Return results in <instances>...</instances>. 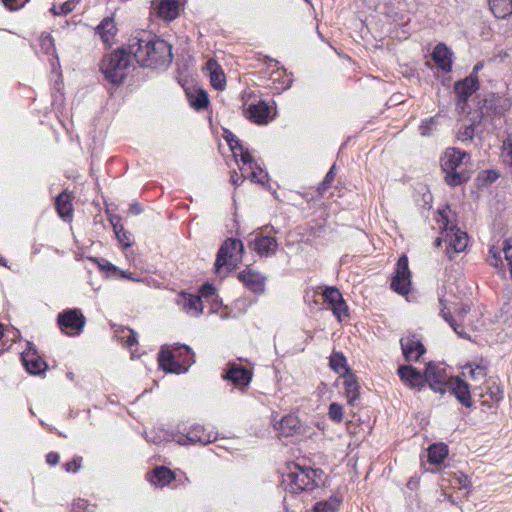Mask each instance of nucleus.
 I'll return each mask as SVG.
<instances>
[{"label": "nucleus", "mask_w": 512, "mask_h": 512, "mask_svg": "<svg viewBox=\"0 0 512 512\" xmlns=\"http://www.w3.org/2000/svg\"><path fill=\"white\" fill-rule=\"evenodd\" d=\"M470 157L466 152L457 148H447L441 157V167L445 175V181L450 186H458L468 181L471 177L467 169Z\"/></svg>", "instance_id": "obj_2"}, {"label": "nucleus", "mask_w": 512, "mask_h": 512, "mask_svg": "<svg viewBox=\"0 0 512 512\" xmlns=\"http://www.w3.org/2000/svg\"><path fill=\"white\" fill-rule=\"evenodd\" d=\"M26 2L27 0H2L4 6L10 10H17L20 7H22Z\"/></svg>", "instance_id": "obj_50"}, {"label": "nucleus", "mask_w": 512, "mask_h": 512, "mask_svg": "<svg viewBox=\"0 0 512 512\" xmlns=\"http://www.w3.org/2000/svg\"><path fill=\"white\" fill-rule=\"evenodd\" d=\"M201 294L202 296L204 297H209L211 295L214 294L215 292V288L213 287V285L209 284V283H206L204 284L202 287H201Z\"/></svg>", "instance_id": "obj_55"}, {"label": "nucleus", "mask_w": 512, "mask_h": 512, "mask_svg": "<svg viewBox=\"0 0 512 512\" xmlns=\"http://www.w3.org/2000/svg\"><path fill=\"white\" fill-rule=\"evenodd\" d=\"M190 443H200L202 445L213 442L216 437L212 433H206L202 426H196L190 430L186 436Z\"/></svg>", "instance_id": "obj_26"}, {"label": "nucleus", "mask_w": 512, "mask_h": 512, "mask_svg": "<svg viewBox=\"0 0 512 512\" xmlns=\"http://www.w3.org/2000/svg\"><path fill=\"white\" fill-rule=\"evenodd\" d=\"M400 344L406 361H418L426 351L424 345L415 336L402 338Z\"/></svg>", "instance_id": "obj_11"}, {"label": "nucleus", "mask_w": 512, "mask_h": 512, "mask_svg": "<svg viewBox=\"0 0 512 512\" xmlns=\"http://www.w3.org/2000/svg\"><path fill=\"white\" fill-rule=\"evenodd\" d=\"M55 208L62 219H71L73 212L71 193L65 190L59 194L55 201Z\"/></svg>", "instance_id": "obj_19"}, {"label": "nucleus", "mask_w": 512, "mask_h": 512, "mask_svg": "<svg viewBox=\"0 0 512 512\" xmlns=\"http://www.w3.org/2000/svg\"><path fill=\"white\" fill-rule=\"evenodd\" d=\"M503 252L505 255V259L508 262L509 271L512 278V238L505 240Z\"/></svg>", "instance_id": "obj_45"}, {"label": "nucleus", "mask_w": 512, "mask_h": 512, "mask_svg": "<svg viewBox=\"0 0 512 512\" xmlns=\"http://www.w3.org/2000/svg\"><path fill=\"white\" fill-rule=\"evenodd\" d=\"M449 381L450 378L444 368L432 363L427 365L424 374V384L428 383L433 391L443 394L447 390Z\"/></svg>", "instance_id": "obj_9"}, {"label": "nucleus", "mask_w": 512, "mask_h": 512, "mask_svg": "<svg viewBox=\"0 0 512 512\" xmlns=\"http://www.w3.org/2000/svg\"><path fill=\"white\" fill-rule=\"evenodd\" d=\"M439 216L438 222L443 225L440 226V228L445 230L444 241L447 243V254L449 258L452 259V251L453 253H460L466 249L468 245V235L455 226L448 227V217L445 210H439Z\"/></svg>", "instance_id": "obj_5"}, {"label": "nucleus", "mask_w": 512, "mask_h": 512, "mask_svg": "<svg viewBox=\"0 0 512 512\" xmlns=\"http://www.w3.org/2000/svg\"><path fill=\"white\" fill-rule=\"evenodd\" d=\"M224 378L233 382L237 386H246L251 381L252 373L250 370L233 363L229 365Z\"/></svg>", "instance_id": "obj_14"}, {"label": "nucleus", "mask_w": 512, "mask_h": 512, "mask_svg": "<svg viewBox=\"0 0 512 512\" xmlns=\"http://www.w3.org/2000/svg\"><path fill=\"white\" fill-rule=\"evenodd\" d=\"M448 455V447L443 444H432L428 448V461L432 464H440Z\"/></svg>", "instance_id": "obj_30"}, {"label": "nucleus", "mask_w": 512, "mask_h": 512, "mask_svg": "<svg viewBox=\"0 0 512 512\" xmlns=\"http://www.w3.org/2000/svg\"><path fill=\"white\" fill-rule=\"evenodd\" d=\"M470 312V306L469 305H466V304H463L458 310H456L455 312V315H456V320H458V322H463L465 316Z\"/></svg>", "instance_id": "obj_53"}, {"label": "nucleus", "mask_w": 512, "mask_h": 512, "mask_svg": "<svg viewBox=\"0 0 512 512\" xmlns=\"http://www.w3.org/2000/svg\"><path fill=\"white\" fill-rule=\"evenodd\" d=\"M483 67V64L481 62L477 63L473 68V73H477L479 70H481Z\"/></svg>", "instance_id": "obj_60"}, {"label": "nucleus", "mask_w": 512, "mask_h": 512, "mask_svg": "<svg viewBox=\"0 0 512 512\" xmlns=\"http://www.w3.org/2000/svg\"><path fill=\"white\" fill-rule=\"evenodd\" d=\"M488 263L496 268L502 264L500 251L497 250L494 246L489 250Z\"/></svg>", "instance_id": "obj_46"}, {"label": "nucleus", "mask_w": 512, "mask_h": 512, "mask_svg": "<svg viewBox=\"0 0 512 512\" xmlns=\"http://www.w3.org/2000/svg\"><path fill=\"white\" fill-rule=\"evenodd\" d=\"M129 53L144 67L166 68L173 59L172 47L164 40L146 32L129 39Z\"/></svg>", "instance_id": "obj_1"}, {"label": "nucleus", "mask_w": 512, "mask_h": 512, "mask_svg": "<svg viewBox=\"0 0 512 512\" xmlns=\"http://www.w3.org/2000/svg\"><path fill=\"white\" fill-rule=\"evenodd\" d=\"M129 212L134 215H138L142 212V207L138 203H133L129 207Z\"/></svg>", "instance_id": "obj_58"}, {"label": "nucleus", "mask_w": 512, "mask_h": 512, "mask_svg": "<svg viewBox=\"0 0 512 512\" xmlns=\"http://www.w3.org/2000/svg\"><path fill=\"white\" fill-rule=\"evenodd\" d=\"M443 239L441 237H438L436 240H435V246L439 247L442 243Z\"/></svg>", "instance_id": "obj_61"}, {"label": "nucleus", "mask_w": 512, "mask_h": 512, "mask_svg": "<svg viewBox=\"0 0 512 512\" xmlns=\"http://www.w3.org/2000/svg\"><path fill=\"white\" fill-rule=\"evenodd\" d=\"M440 304L442 305L440 315L444 318V320L451 326L454 332L461 338L470 339L469 334L464 331V327L462 322H458L456 318H454L448 308L444 305V300L440 299Z\"/></svg>", "instance_id": "obj_22"}, {"label": "nucleus", "mask_w": 512, "mask_h": 512, "mask_svg": "<svg viewBox=\"0 0 512 512\" xmlns=\"http://www.w3.org/2000/svg\"><path fill=\"white\" fill-rule=\"evenodd\" d=\"M456 481L462 488H469L471 486L469 478L464 474H460L459 476H457Z\"/></svg>", "instance_id": "obj_54"}, {"label": "nucleus", "mask_w": 512, "mask_h": 512, "mask_svg": "<svg viewBox=\"0 0 512 512\" xmlns=\"http://www.w3.org/2000/svg\"><path fill=\"white\" fill-rule=\"evenodd\" d=\"M328 415L331 420L340 423L343 420V407L338 403H331Z\"/></svg>", "instance_id": "obj_40"}, {"label": "nucleus", "mask_w": 512, "mask_h": 512, "mask_svg": "<svg viewBox=\"0 0 512 512\" xmlns=\"http://www.w3.org/2000/svg\"><path fill=\"white\" fill-rule=\"evenodd\" d=\"M249 246L260 256H270L276 252L278 244L273 237L257 235Z\"/></svg>", "instance_id": "obj_13"}, {"label": "nucleus", "mask_w": 512, "mask_h": 512, "mask_svg": "<svg viewBox=\"0 0 512 512\" xmlns=\"http://www.w3.org/2000/svg\"><path fill=\"white\" fill-rule=\"evenodd\" d=\"M244 253V245L241 240L229 238L220 247L215 261L218 272L221 267L235 268L241 262Z\"/></svg>", "instance_id": "obj_6"}, {"label": "nucleus", "mask_w": 512, "mask_h": 512, "mask_svg": "<svg viewBox=\"0 0 512 512\" xmlns=\"http://www.w3.org/2000/svg\"><path fill=\"white\" fill-rule=\"evenodd\" d=\"M435 120L434 118H430L429 121H426L424 122L421 126H420V130H421V134L423 136H426L429 134L428 132V124H434Z\"/></svg>", "instance_id": "obj_57"}, {"label": "nucleus", "mask_w": 512, "mask_h": 512, "mask_svg": "<svg viewBox=\"0 0 512 512\" xmlns=\"http://www.w3.org/2000/svg\"><path fill=\"white\" fill-rule=\"evenodd\" d=\"M490 396L492 400L499 401L502 399L503 394L502 391L499 388H497L496 391H490Z\"/></svg>", "instance_id": "obj_59"}, {"label": "nucleus", "mask_w": 512, "mask_h": 512, "mask_svg": "<svg viewBox=\"0 0 512 512\" xmlns=\"http://www.w3.org/2000/svg\"><path fill=\"white\" fill-rule=\"evenodd\" d=\"M447 390H450L451 393L455 395L457 400L464 406H472L469 385L459 377L450 378Z\"/></svg>", "instance_id": "obj_12"}, {"label": "nucleus", "mask_w": 512, "mask_h": 512, "mask_svg": "<svg viewBox=\"0 0 512 512\" xmlns=\"http://www.w3.org/2000/svg\"><path fill=\"white\" fill-rule=\"evenodd\" d=\"M153 477L151 481L154 484H159L161 486L168 485L175 479L174 473L165 466H159L154 469Z\"/></svg>", "instance_id": "obj_32"}, {"label": "nucleus", "mask_w": 512, "mask_h": 512, "mask_svg": "<svg viewBox=\"0 0 512 512\" xmlns=\"http://www.w3.org/2000/svg\"><path fill=\"white\" fill-rule=\"evenodd\" d=\"M177 304L182 307L184 311L192 315H199L203 311V304L200 296L181 293L177 297Z\"/></svg>", "instance_id": "obj_16"}, {"label": "nucleus", "mask_w": 512, "mask_h": 512, "mask_svg": "<svg viewBox=\"0 0 512 512\" xmlns=\"http://www.w3.org/2000/svg\"><path fill=\"white\" fill-rule=\"evenodd\" d=\"M3 335H4L3 326L0 324V339L3 337Z\"/></svg>", "instance_id": "obj_63"}, {"label": "nucleus", "mask_w": 512, "mask_h": 512, "mask_svg": "<svg viewBox=\"0 0 512 512\" xmlns=\"http://www.w3.org/2000/svg\"><path fill=\"white\" fill-rule=\"evenodd\" d=\"M23 363L30 374H41L47 369L45 361L36 353H24L22 356Z\"/></svg>", "instance_id": "obj_21"}, {"label": "nucleus", "mask_w": 512, "mask_h": 512, "mask_svg": "<svg viewBox=\"0 0 512 512\" xmlns=\"http://www.w3.org/2000/svg\"><path fill=\"white\" fill-rule=\"evenodd\" d=\"M339 501L337 499H330L329 501L318 502L315 507V512H337Z\"/></svg>", "instance_id": "obj_36"}, {"label": "nucleus", "mask_w": 512, "mask_h": 512, "mask_svg": "<svg viewBox=\"0 0 512 512\" xmlns=\"http://www.w3.org/2000/svg\"><path fill=\"white\" fill-rule=\"evenodd\" d=\"M207 69L210 71V80L216 89H222L225 85V75L219 68L217 62L210 59L207 62Z\"/></svg>", "instance_id": "obj_29"}, {"label": "nucleus", "mask_w": 512, "mask_h": 512, "mask_svg": "<svg viewBox=\"0 0 512 512\" xmlns=\"http://www.w3.org/2000/svg\"><path fill=\"white\" fill-rule=\"evenodd\" d=\"M451 55L452 53L448 47L443 43H439L434 48L432 58L439 69L449 72L452 65Z\"/></svg>", "instance_id": "obj_17"}, {"label": "nucleus", "mask_w": 512, "mask_h": 512, "mask_svg": "<svg viewBox=\"0 0 512 512\" xmlns=\"http://www.w3.org/2000/svg\"><path fill=\"white\" fill-rule=\"evenodd\" d=\"M479 88L476 76L470 75L462 81L455 83V93L458 97L457 106L464 109L466 100Z\"/></svg>", "instance_id": "obj_10"}, {"label": "nucleus", "mask_w": 512, "mask_h": 512, "mask_svg": "<svg viewBox=\"0 0 512 512\" xmlns=\"http://www.w3.org/2000/svg\"><path fill=\"white\" fill-rule=\"evenodd\" d=\"M474 125L475 122H473L471 125L461 128L458 132V139L461 141L471 140L474 136Z\"/></svg>", "instance_id": "obj_47"}, {"label": "nucleus", "mask_w": 512, "mask_h": 512, "mask_svg": "<svg viewBox=\"0 0 512 512\" xmlns=\"http://www.w3.org/2000/svg\"><path fill=\"white\" fill-rule=\"evenodd\" d=\"M488 2L496 18L505 19L512 15V0H488Z\"/></svg>", "instance_id": "obj_25"}, {"label": "nucleus", "mask_w": 512, "mask_h": 512, "mask_svg": "<svg viewBox=\"0 0 512 512\" xmlns=\"http://www.w3.org/2000/svg\"><path fill=\"white\" fill-rule=\"evenodd\" d=\"M114 230H115V233H116V236H117L119 242L125 248L131 246L129 233L127 231H125V229L122 226H120V228H118L117 225H114Z\"/></svg>", "instance_id": "obj_42"}, {"label": "nucleus", "mask_w": 512, "mask_h": 512, "mask_svg": "<svg viewBox=\"0 0 512 512\" xmlns=\"http://www.w3.org/2000/svg\"><path fill=\"white\" fill-rule=\"evenodd\" d=\"M330 367L336 372L341 373L344 370L343 374L351 373L350 369L346 365V358L342 353L334 352L330 356Z\"/></svg>", "instance_id": "obj_34"}, {"label": "nucleus", "mask_w": 512, "mask_h": 512, "mask_svg": "<svg viewBox=\"0 0 512 512\" xmlns=\"http://www.w3.org/2000/svg\"><path fill=\"white\" fill-rule=\"evenodd\" d=\"M466 367L470 369L469 374L474 380L480 381L485 379L487 376L488 364L483 359H481L480 363L478 364L473 365L469 363L466 365Z\"/></svg>", "instance_id": "obj_35"}, {"label": "nucleus", "mask_w": 512, "mask_h": 512, "mask_svg": "<svg viewBox=\"0 0 512 512\" xmlns=\"http://www.w3.org/2000/svg\"><path fill=\"white\" fill-rule=\"evenodd\" d=\"M238 279L251 291L263 292L264 278L256 272L245 270L238 274Z\"/></svg>", "instance_id": "obj_18"}, {"label": "nucleus", "mask_w": 512, "mask_h": 512, "mask_svg": "<svg viewBox=\"0 0 512 512\" xmlns=\"http://www.w3.org/2000/svg\"><path fill=\"white\" fill-rule=\"evenodd\" d=\"M87 508V501L84 499H78L72 504L71 512H85Z\"/></svg>", "instance_id": "obj_51"}, {"label": "nucleus", "mask_w": 512, "mask_h": 512, "mask_svg": "<svg viewBox=\"0 0 512 512\" xmlns=\"http://www.w3.org/2000/svg\"><path fill=\"white\" fill-rule=\"evenodd\" d=\"M158 15L165 20H173L178 16L179 4L177 0H161L157 6Z\"/></svg>", "instance_id": "obj_24"}, {"label": "nucleus", "mask_w": 512, "mask_h": 512, "mask_svg": "<svg viewBox=\"0 0 512 512\" xmlns=\"http://www.w3.org/2000/svg\"><path fill=\"white\" fill-rule=\"evenodd\" d=\"M0 265L5 266V267L7 266L6 260L1 256H0Z\"/></svg>", "instance_id": "obj_62"}, {"label": "nucleus", "mask_w": 512, "mask_h": 512, "mask_svg": "<svg viewBox=\"0 0 512 512\" xmlns=\"http://www.w3.org/2000/svg\"><path fill=\"white\" fill-rule=\"evenodd\" d=\"M336 176V167L333 165L328 173L326 174L324 180L318 185L317 191L320 195H322L328 188L331 187Z\"/></svg>", "instance_id": "obj_37"}, {"label": "nucleus", "mask_w": 512, "mask_h": 512, "mask_svg": "<svg viewBox=\"0 0 512 512\" xmlns=\"http://www.w3.org/2000/svg\"><path fill=\"white\" fill-rule=\"evenodd\" d=\"M269 113L270 109L264 102H259L256 105H250L245 111L246 117L257 124L267 123Z\"/></svg>", "instance_id": "obj_20"}, {"label": "nucleus", "mask_w": 512, "mask_h": 512, "mask_svg": "<svg viewBox=\"0 0 512 512\" xmlns=\"http://www.w3.org/2000/svg\"><path fill=\"white\" fill-rule=\"evenodd\" d=\"M81 463H82V458L75 457L73 460H71L65 464V469L67 472L75 473L80 469Z\"/></svg>", "instance_id": "obj_48"}, {"label": "nucleus", "mask_w": 512, "mask_h": 512, "mask_svg": "<svg viewBox=\"0 0 512 512\" xmlns=\"http://www.w3.org/2000/svg\"><path fill=\"white\" fill-rule=\"evenodd\" d=\"M40 45L41 49L46 54H52L55 50L54 48V40L49 34H42L40 37Z\"/></svg>", "instance_id": "obj_41"}, {"label": "nucleus", "mask_w": 512, "mask_h": 512, "mask_svg": "<svg viewBox=\"0 0 512 512\" xmlns=\"http://www.w3.org/2000/svg\"><path fill=\"white\" fill-rule=\"evenodd\" d=\"M288 470L284 483L290 493L310 491L322 483L323 472L321 470L305 468L296 463L289 465Z\"/></svg>", "instance_id": "obj_3"}, {"label": "nucleus", "mask_w": 512, "mask_h": 512, "mask_svg": "<svg viewBox=\"0 0 512 512\" xmlns=\"http://www.w3.org/2000/svg\"><path fill=\"white\" fill-rule=\"evenodd\" d=\"M46 461L48 464L54 466L59 462V454L55 452H50L46 456Z\"/></svg>", "instance_id": "obj_56"}, {"label": "nucleus", "mask_w": 512, "mask_h": 512, "mask_svg": "<svg viewBox=\"0 0 512 512\" xmlns=\"http://www.w3.org/2000/svg\"><path fill=\"white\" fill-rule=\"evenodd\" d=\"M499 177V174L496 171L493 170H487L482 171L479 173L477 177V181L479 182V185H489L496 181V179Z\"/></svg>", "instance_id": "obj_39"}, {"label": "nucleus", "mask_w": 512, "mask_h": 512, "mask_svg": "<svg viewBox=\"0 0 512 512\" xmlns=\"http://www.w3.org/2000/svg\"><path fill=\"white\" fill-rule=\"evenodd\" d=\"M58 325L68 335H78L84 328L86 319L79 309H68L58 315Z\"/></svg>", "instance_id": "obj_7"}, {"label": "nucleus", "mask_w": 512, "mask_h": 512, "mask_svg": "<svg viewBox=\"0 0 512 512\" xmlns=\"http://www.w3.org/2000/svg\"><path fill=\"white\" fill-rule=\"evenodd\" d=\"M190 105L196 110H203L209 104L208 94L204 90L187 93Z\"/></svg>", "instance_id": "obj_33"}, {"label": "nucleus", "mask_w": 512, "mask_h": 512, "mask_svg": "<svg viewBox=\"0 0 512 512\" xmlns=\"http://www.w3.org/2000/svg\"><path fill=\"white\" fill-rule=\"evenodd\" d=\"M74 10V0H68L65 3L61 4L59 8L55 6L52 8V11L55 15H67L68 13Z\"/></svg>", "instance_id": "obj_44"}, {"label": "nucleus", "mask_w": 512, "mask_h": 512, "mask_svg": "<svg viewBox=\"0 0 512 512\" xmlns=\"http://www.w3.org/2000/svg\"><path fill=\"white\" fill-rule=\"evenodd\" d=\"M331 309L339 321L342 320L343 316H347L348 307L343 299L331 306Z\"/></svg>", "instance_id": "obj_43"}, {"label": "nucleus", "mask_w": 512, "mask_h": 512, "mask_svg": "<svg viewBox=\"0 0 512 512\" xmlns=\"http://www.w3.org/2000/svg\"><path fill=\"white\" fill-rule=\"evenodd\" d=\"M323 296L330 306H333L343 299L342 294L335 287H327L323 292Z\"/></svg>", "instance_id": "obj_38"}, {"label": "nucleus", "mask_w": 512, "mask_h": 512, "mask_svg": "<svg viewBox=\"0 0 512 512\" xmlns=\"http://www.w3.org/2000/svg\"><path fill=\"white\" fill-rule=\"evenodd\" d=\"M129 50L118 49L105 56L101 62V71L105 78L113 84H121L125 78V70L130 63Z\"/></svg>", "instance_id": "obj_4"}, {"label": "nucleus", "mask_w": 512, "mask_h": 512, "mask_svg": "<svg viewBox=\"0 0 512 512\" xmlns=\"http://www.w3.org/2000/svg\"><path fill=\"white\" fill-rule=\"evenodd\" d=\"M343 377L348 404L352 405L360 396V387L353 373L343 374Z\"/></svg>", "instance_id": "obj_23"}, {"label": "nucleus", "mask_w": 512, "mask_h": 512, "mask_svg": "<svg viewBox=\"0 0 512 512\" xmlns=\"http://www.w3.org/2000/svg\"><path fill=\"white\" fill-rule=\"evenodd\" d=\"M80 0H74V8L76 7V5L79 3Z\"/></svg>", "instance_id": "obj_64"}, {"label": "nucleus", "mask_w": 512, "mask_h": 512, "mask_svg": "<svg viewBox=\"0 0 512 512\" xmlns=\"http://www.w3.org/2000/svg\"><path fill=\"white\" fill-rule=\"evenodd\" d=\"M300 421L295 415H286L279 422V427L277 429L280 430L281 434L285 436L292 435L294 431L299 429Z\"/></svg>", "instance_id": "obj_31"}, {"label": "nucleus", "mask_w": 512, "mask_h": 512, "mask_svg": "<svg viewBox=\"0 0 512 512\" xmlns=\"http://www.w3.org/2000/svg\"><path fill=\"white\" fill-rule=\"evenodd\" d=\"M398 375L403 382L411 388L420 390L424 387V376L413 366H401L398 368Z\"/></svg>", "instance_id": "obj_15"}, {"label": "nucleus", "mask_w": 512, "mask_h": 512, "mask_svg": "<svg viewBox=\"0 0 512 512\" xmlns=\"http://www.w3.org/2000/svg\"><path fill=\"white\" fill-rule=\"evenodd\" d=\"M228 143H229V145H230L232 150H234L236 148V146H239V148L241 150V160H242L243 163L247 164V163H251L252 162L251 155L249 154V152L247 150L243 151L242 146L238 143V141H236V145L235 146L233 145L232 140L228 139Z\"/></svg>", "instance_id": "obj_49"}, {"label": "nucleus", "mask_w": 512, "mask_h": 512, "mask_svg": "<svg viewBox=\"0 0 512 512\" xmlns=\"http://www.w3.org/2000/svg\"><path fill=\"white\" fill-rule=\"evenodd\" d=\"M127 332H128V335L123 337V339L125 338V340H124L125 345L127 347H131V346L137 344L136 332L133 331L132 329H127Z\"/></svg>", "instance_id": "obj_52"}, {"label": "nucleus", "mask_w": 512, "mask_h": 512, "mask_svg": "<svg viewBox=\"0 0 512 512\" xmlns=\"http://www.w3.org/2000/svg\"><path fill=\"white\" fill-rule=\"evenodd\" d=\"M411 274L408 267V258L402 255L396 265L395 276L391 282V288L401 295H405L410 291Z\"/></svg>", "instance_id": "obj_8"}, {"label": "nucleus", "mask_w": 512, "mask_h": 512, "mask_svg": "<svg viewBox=\"0 0 512 512\" xmlns=\"http://www.w3.org/2000/svg\"><path fill=\"white\" fill-rule=\"evenodd\" d=\"M116 25L112 18H105L97 27V32L99 33L101 39L104 43L110 45L111 40L114 38L116 33Z\"/></svg>", "instance_id": "obj_27"}, {"label": "nucleus", "mask_w": 512, "mask_h": 512, "mask_svg": "<svg viewBox=\"0 0 512 512\" xmlns=\"http://www.w3.org/2000/svg\"><path fill=\"white\" fill-rule=\"evenodd\" d=\"M159 366L168 372H178L181 365L175 362L174 355L169 350L162 349L158 355Z\"/></svg>", "instance_id": "obj_28"}]
</instances>
